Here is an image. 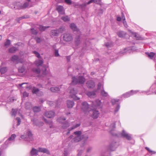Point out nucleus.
<instances>
[{
    "label": "nucleus",
    "instance_id": "e2e57ef3",
    "mask_svg": "<svg viewBox=\"0 0 156 156\" xmlns=\"http://www.w3.org/2000/svg\"><path fill=\"white\" fill-rule=\"evenodd\" d=\"M119 105H118L117 106V107H116V110L115 111V112H117L119 110Z\"/></svg>",
    "mask_w": 156,
    "mask_h": 156
},
{
    "label": "nucleus",
    "instance_id": "9d476101",
    "mask_svg": "<svg viewBox=\"0 0 156 156\" xmlns=\"http://www.w3.org/2000/svg\"><path fill=\"white\" fill-rule=\"evenodd\" d=\"M87 87L89 88H93L94 87L95 84L93 81L90 80L87 83Z\"/></svg>",
    "mask_w": 156,
    "mask_h": 156
},
{
    "label": "nucleus",
    "instance_id": "f257e3e1",
    "mask_svg": "<svg viewBox=\"0 0 156 156\" xmlns=\"http://www.w3.org/2000/svg\"><path fill=\"white\" fill-rule=\"evenodd\" d=\"M82 105L81 109L84 114L86 116L90 115L91 108L89 105L86 102H83Z\"/></svg>",
    "mask_w": 156,
    "mask_h": 156
},
{
    "label": "nucleus",
    "instance_id": "a211bd4d",
    "mask_svg": "<svg viewBox=\"0 0 156 156\" xmlns=\"http://www.w3.org/2000/svg\"><path fill=\"white\" fill-rule=\"evenodd\" d=\"M87 95L90 98H93L95 96V93L94 91L89 92L87 94Z\"/></svg>",
    "mask_w": 156,
    "mask_h": 156
},
{
    "label": "nucleus",
    "instance_id": "9b49d317",
    "mask_svg": "<svg viewBox=\"0 0 156 156\" xmlns=\"http://www.w3.org/2000/svg\"><path fill=\"white\" fill-rule=\"evenodd\" d=\"M59 32L58 30H52L51 31V36H58L59 35Z\"/></svg>",
    "mask_w": 156,
    "mask_h": 156
},
{
    "label": "nucleus",
    "instance_id": "ddd939ff",
    "mask_svg": "<svg viewBox=\"0 0 156 156\" xmlns=\"http://www.w3.org/2000/svg\"><path fill=\"white\" fill-rule=\"evenodd\" d=\"M67 105L68 108H71L74 105V102L73 101L68 100L67 101Z\"/></svg>",
    "mask_w": 156,
    "mask_h": 156
},
{
    "label": "nucleus",
    "instance_id": "1a4fd4ad",
    "mask_svg": "<svg viewBox=\"0 0 156 156\" xmlns=\"http://www.w3.org/2000/svg\"><path fill=\"white\" fill-rule=\"evenodd\" d=\"M101 1V0H90V1H89L88 2H87V4L86 3H84L83 5H81L82 6H85L87 4L88 5L90 4L91 3L94 2V3H97V4H99L100 3V2Z\"/></svg>",
    "mask_w": 156,
    "mask_h": 156
},
{
    "label": "nucleus",
    "instance_id": "aec40b11",
    "mask_svg": "<svg viewBox=\"0 0 156 156\" xmlns=\"http://www.w3.org/2000/svg\"><path fill=\"white\" fill-rule=\"evenodd\" d=\"M18 57L17 55H14L11 58L10 60L12 61L13 62H15V61H17L18 60Z\"/></svg>",
    "mask_w": 156,
    "mask_h": 156
},
{
    "label": "nucleus",
    "instance_id": "a19ab883",
    "mask_svg": "<svg viewBox=\"0 0 156 156\" xmlns=\"http://www.w3.org/2000/svg\"><path fill=\"white\" fill-rule=\"evenodd\" d=\"M33 53L38 58H41L40 54L37 52L36 51H33Z\"/></svg>",
    "mask_w": 156,
    "mask_h": 156
},
{
    "label": "nucleus",
    "instance_id": "bf43d9fd",
    "mask_svg": "<svg viewBox=\"0 0 156 156\" xmlns=\"http://www.w3.org/2000/svg\"><path fill=\"white\" fill-rule=\"evenodd\" d=\"M145 149H147L149 152L150 153H152L153 152V151H151L149 148L147 147H146Z\"/></svg>",
    "mask_w": 156,
    "mask_h": 156
},
{
    "label": "nucleus",
    "instance_id": "79ce46f5",
    "mask_svg": "<svg viewBox=\"0 0 156 156\" xmlns=\"http://www.w3.org/2000/svg\"><path fill=\"white\" fill-rule=\"evenodd\" d=\"M69 126V125L68 123L66 122V123L64 124L62 127L63 129H65V128H67Z\"/></svg>",
    "mask_w": 156,
    "mask_h": 156
},
{
    "label": "nucleus",
    "instance_id": "412c9836",
    "mask_svg": "<svg viewBox=\"0 0 156 156\" xmlns=\"http://www.w3.org/2000/svg\"><path fill=\"white\" fill-rule=\"evenodd\" d=\"M7 71V69L6 67H2L0 69V73L1 74L5 73Z\"/></svg>",
    "mask_w": 156,
    "mask_h": 156
},
{
    "label": "nucleus",
    "instance_id": "f03ea898",
    "mask_svg": "<svg viewBox=\"0 0 156 156\" xmlns=\"http://www.w3.org/2000/svg\"><path fill=\"white\" fill-rule=\"evenodd\" d=\"M72 83L73 84H76L77 83L83 84L85 81V79L83 76H79L77 78L75 77L72 78Z\"/></svg>",
    "mask_w": 156,
    "mask_h": 156
},
{
    "label": "nucleus",
    "instance_id": "b1692460",
    "mask_svg": "<svg viewBox=\"0 0 156 156\" xmlns=\"http://www.w3.org/2000/svg\"><path fill=\"white\" fill-rule=\"evenodd\" d=\"M81 140L80 136H76L73 139V141L75 142H78Z\"/></svg>",
    "mask_w": 156,
    "mask_h": 156
},
{
    "label": "nucleus",
    "instance_id": "69168bd1",
    "mask_svg": "<svg viewBox=\"0 0 156 156\" xmlns=\"http://www.w3.org/2000/svg\"><path fill=\"white\" fill-rule=\"evenodd\" d=\"M2 39V36L0 35V40H1Z\"/></svg>",
    "mask_w": 156,
    "mask_h": 156
},
{
    "label": "nucleus",
    "instance_id": "338daca9",
    "mask_svg": "<svg viewBox=\"0 0 156 156\" xmlns=\"http://www.w3.org/2000/svg\"><path fill=\"white\" fill-rule=\"evenodd\" d=\"M64 155H65V156H67V154H65V153H64Z\"/></svg>",
    "mask_w": 156,
    "mask_h": 156
},
{
    "label": "nucleus",
    "instance_id": "13d9d810",
    "mask_svg": "<svg viewBox=\"0 0 156 156\" xmlns=\"http://www.w3.org/2000/svg\"><path fill=\"white\" fill-rule=\"evenodd\" d=\"M116 20L118 21H120L122 20V18L118 16L117 17Z\"/></svg>",
    "mask_w": 156,
    "mask_h": 156
},
{
    "label": "nucleus",
    "instance_id": "c756f323",
    "mask_svg": "<svg viewBox=\"0 0 156 156\" xmlns=\"http://www.w3.org/2000/svg\"><path fill=\"white\" fill-rule=\"evenodd\" d=\"M29 5V4L27 2L25 3L23 5H22L21 7V9H24L27 7Z\"/></svg>",
    "mask_w": 156,
    "mask_h": 156
},
{
    "label": "nucleus",
    "instance_id": "a878e982",
    "mask_svg": "<svg viewBox=\"0 0 156 156\" xmlns=\"http://www.w3.org/2000/svg\"><path fill=\"white\" fill-rule=\"evenodd\" d=\"M49 27H45L42 26L41 25H40L39 27V29L41 31H44L47 28H48Z\"/></svg>",
    "mask_w": 156,
    "mask_h": 156
},
{
    "label": "nucleus",
    "instance_id": "2eb2a0df",
    "mask_svg": "<svg viewBox=\"0 0 156 156\" xmlns=\"http://www.w3.org/2000/svg\"><path fill=\"white\" fill-rule=\"evenodd\" d=\"M118 36L119 37H125L126 34L123 31H120L117 33Z\"/></svg>",
    "mask_w": 156,
    "mask_h": 156
},
{
    "label": "nucleus",
    "instance_id": "c9c22d12",
    "mask_svg": "<svg viewBox=\"0 0 156 156\" xmlns=\"http://www.w3.org/2000/svg\"><path fill=\"white\" fill-rule=\"evenodd\" d=\"M12 116H15L17 112V110L15 109H12Z\"/></svg>",
    "mask_w": 156,
    "mask_h": 156
},
{
    "label": "nucleus",
    "instance_id": "0eeeda50",
    "mask_svg": "<svg viewBox=\"0 0 156 156\" xmlns=\"http://www.w3.org/2000/svg\"><path fill=\"white\" fill-rule=\"evenodd\" d=\"M56 9L60 14H65V11L62 6H58L56 8Z\"/></svg>",
    "mask_w": 156,
    "mask_h": 156
},
{
    "label": "nucleus",
    "instance_id": "4468645a",
    "mask_svg": "<svg viewBox=\"0 0 156 156\" xmlns=\"http://www.w3.org/2000/svg\"><path fill=\"white\" fill-rule=\"evenodd\" d=\"M38 152V150L34 148H33L30 152V154L31 156L36 155L37 154Z\"/></svg>",
    "mask_w": 156,
    "mask_h": 156
},
{
    "label": "nucleus",
    "instance_id": "c85d7f7f",
    "mask_svg": "<svg viewBox=\"0 0 156 156\" xmlns=\"http://www.w3.org/2000/svg\"><path fill=\"white\" fill-rule=\"evenodd\" d=\"M147 54L148 56L151 58H152L155 55V54L152 52L150 53H147Z\"/></svg>",
    "mask_w": 156,
    "mask_h": 156
},
{
    "label": "nucleus",
    "instance_id": "052dcab7",
    "mask_svg": "<svg viewBox=\"0 0 156 156\" xmlns=\"http://www.w3.org/2000/svg\"><path fill=\"white\" fill-rule=\"evenodd\" d=\"M44 119V121H45V122L47 123L48 124H51V122H47V121H46V120L44 119V118H43Z\"/></svg>",
    "mask_w": 156,
    "mask_h": 156
},
{
    "label": "nucleus",
    "instance_id": "603ef678",
    "mask_svg": "<svg viewBox=\"0 0 156 156\" xmlns=\"http://www.w3.org/2000/svg\"><path fill=\"white\" fill-rule=\"evenodd\" d=\"M121 15V18L122 19L123 21L126 20V18L123 12H122Z\"/></svg>",
    "mask_w": 156,
    "mask_h": 156
},
{
    "label": "nucleus",
    "instance_id": "cd10ccee",
    "mask_svg": "<svg viewBox=\"0 0 156 156\" xmlns=\"http://www.w3.org/2000/svg\"><path fill=\"white\" fill-rule=\"evenodd\" d=\"M101 94L103 96L106 97L108 95L107 92H106L104 90H102L101 91Z\"/></svg>",
    "mask_w": 156,
    "mask_h": 156
},
{
    "label": "nucleus",
    "instance_id": "f704fd0d",
    "mask_svg": "<svg viewBox=\"0 0 156 156\" xmlns=\"http://www.w3.org/2000/svg\"><path fill=\"white\" fill-rule=\"evenodd\" d=\"M57 30L58 32H59V34L60 33H62L65 30V29L64 27H62Z\"/></svg>",
    "mask_w": 156,
    "mask_h": 156
},
{
    "label": "nucleus",
    "instance_id": "4be33fe9",
    "mask_svg": "<svg viewBox=\"0 0 156 156\" xmlns=\"http://www.w3.org/2000/svg\"><path fill=\"white\" fill-rule=\"evenodd\" d=\"M50 90L52 92H55L59 90V88L58 87H52L51 88Z\"/></svg>",
    "mask_w": 156,
    "mask_h": 156
},
{
    "label": "nucleus",
    "instance_id": "6ab92c4d",
    "mask_svg": "<svg viewBox=\"0 0 156 156\" xmlns=\"http://www.w3.org/2000/svg\"><path fill=\"white\" fill-rule=\"evenodd\" d=\"M35 64L36 66H38L42 65L43 63V61L42 60H38L35 62Z\"/></svg>",
    "mask_w": 156,
    "mask_h": 156
},
{
    "label": "nucleus",
    "instance_id": "7c9ffc66",
    "mask_svg": "<svg viewBox=\"0 0 156 156\" xmlns=\"http://www.w3.org/2000/svg\"><path fill=\"white\" fill-rule=\"evenodd\" d=\"M16 137V135L14 134H12L11 136L8 138L9 140H14V139Z\"/></svg>",
    "mask_w": 156,
    "mask_h": 156
},
{
    "label": "nucleus",
    "instance_id": "5fc2aeb1",
    "mask_svg": "<svg viewBox=\"0 0 156 156\" xmlns=\"http://www.w3.org/2000/svg\"><path fill=\"white\" fill-rule=\"evenodd\" d=\"M118 101V100H116L115 99H113L112 101V103L113 104H114L116 102H117Z\"/></svg>",
    "mask_w": 156,
    "mask_h": 156
},
{
    "label": "nucleus",
    "instance_id": "0e129e2a",
    "mask_svg": "<svg viewBox=\"0 0 156 156\" xmlns=\"http://www.w3.org/2000/svg\"><path fill=\"white\" fill-rule=\"evenodd\" d=\"M21 137L22 138V139H24L25 138V136L24 135H22L21 136Z\"/></svg>",
    "mask_w": 156,
    "mask_h": 156
},
{
    "label": "nucleus",
    "instance_id": "39448f33",
    "mask_svg": "<svg viewBox=\"0 0 156 156\" xmlns=\"http://www.w3.org/2000/svg\"><path fill=\"white\" fill-rule=\"evenodd\" d=\"M70 93V97L73 98V99L75 100H78L79 99V98L76 96V92L73 89L71 90Z\"/></svg>",
    "mask_w": 156,
    "mask_h": 156
},
{
    "label": "nucleus",
    "instance_id": "774afa93",
    "mask_svg": "<svg viewBox=\"0 0 156 156\" xmlns=\"http://www.w3.org/2000/svg\"><path fill=\"white\" fill-rule=\"evenodd\" d=\"M73 136H71L69 137L70 138H72Z\"/></svg>",
    "mask_w": 156,
    "mask_h": 156
},
{
    "label": "nucleus",
    "instance_id": "680f3d73",
    "mask_svg": "<svg viewBox=\"0 0 156 156\" xmlns=\"http://www.w3.org/2000/svg\"><path fill=\"white\" fill-rule=\"evenodd\" d=\"M96 101L97 102H98V103L97 105H98V106L99 105L101 104L100 101L99 100H98Z\"/></svg>",
    "mask_w": 156,
    "mask_h": 156
},
{
    "label": "nucleus",
    "instance_id": "6e6552de",
    "mask_svg": "<svg viewBox=\"0 0 156 156\" xmlns=\"http://www.w3.org/2000/svg\"><path fill=\"white\" fill-rule=\"evenodd\" d=\"M121 135L122 136L125 137L126 139L128 140H130L131 139V136L124 130L122 131V132Z\"/></svg>",
    "mask_w": 156,
    "mask_h": 156
},
{
    "label": "nucleus",
    "instance_id": "49530a36",
    "mask_svg": "<svg viewBox=\"0 0 156 156\" xmlns=\"http://www.w3.org/2000/svg\"><path fill=\"white\" fill-rule=\"evenodd\" d=\"M66 119L65 118H59L57 119V121L59 122H62V121L65 120Z\"/></svg>",
    "mask_w": 156,
    "mask_h": 156
},
{
    "label": "nucleus",
    "instance_id": "09e8293b",
    "mask_svg": "<svg viewBox=\"0 0 156 156\" xmlns=\"http://www.w3.org/2000/svg\"><path fill=\"white\" fill-rule=\"evenodd\" d=\"M27 83H22L19 84V86L21 87L23 85H25V87H26V88H27Z\"/></svg>",
    "mask_w": 156,
    "mask_h": 156
},
{
    "label": "nucleus",
    "instance_id": "37998d69",
    "mask_svg": "<svg viewBox=\"0 0 156 156\" xmlns=\"http://www.w3.org/2000/svg\"><path fill=\"white\" fill-rule=\"evenodd\" d=\"M10 42L9 40H7L5 43V46L9 45L10 44Z\"/></svg>",
    "mask_w": 156,
    "mask_h": 156
},
{
    "label": "nucleus",
    "instance_id": "e433bc0d",
    "mask_svg": "<svg viewBox=\"0 0 156 156\" xmlns=\"http://www.w3.org/2000/svg\"><path fill=\"white\" fill-rule=\"evenodd\" d=\"M39 91V89L38 88L34 87L33 88L32 92L33 93H36Z\"/></svg>",
    "mask_w": 156,
    "mask_h": 156
},
{
    "label": "nucleus",
    "instance_id": "3c124183",
    "mask_svg": "<svg viewBox=\"0 0 156 156\" xmlns=\"http://www.w3.org/2000/svg\"><path fill=\"white\" fill-rule=\"evenodd\" d=\"M123 23L124 24V26L126 28H127L128 27V25L127 24L126 21V20H124L123 21Z\"/></svg>",
    "mask_w": 156,
    "mask_h": 156
},
{
    "label": "nucleus",
    "instance_id": "72a5a7b5",
    "mask_svg": "<svg viewBox=\"0 0 156 156\" xmlns=\"http://www.w3.org/2000/svg\"><path fill=\"white\" fill-rule=\"evenodd\" d=\"M101 87H102L103 89L104 88L103 84L101 83H99L98 85L97 89L98 90H100Z\"/></svg>",
    "mask_w": 156,
    "mask_h": 156
},
{
    "label": "nucleus",
    "instance_id": "8fccbe9b",
    "mask_svg": "<svg viewBox=\"0 0 156 156\" xmlns=\"http://www.w3.org/2000/svg\"><path fill=\"white\" fill-rule=\"evenodd\" d=\"M58 50L55 49V56H58L59 55L58 54Z\"/></svg>",
    "mask_w": 156,
    "mask_h": 156
},
{
    "label": "nucleus",
    "instance_id": "f8f14e48",
    "mask_svg": "<svg viewBox=\"0 0 156 156\" xmlns=\"http://www.w3.org/2000/svg\"><path fill=\"white\" fill-rule=\"evenodd\" d=\"M38 152H41L44 153H46L48 154H49L50 152L47 149L44 148H39L38 149Z\"/></svg>",
    "mask_w": 156,
    "mask_h": 156
},
{
    "label": "nucleus",
    "instance_id": "dca6fc26",
    "mask_svg": "<svg viewBox=\"0 0 156 156\" xmlns=\"http://www.w3.org/2000/svg\"><path fill=\"white\" fill-rule=\"evenodd\" d=\"M70 27L73 31H77L78 29L76 27L74 23H71L70 25Z\"/></svg>",
    "mask_w": 156,
    "mask_h": 156
},
{
    "label": "nucleus",
    "instance_id": "20e7f679",
    "mask_svg": "<svg viewBox=\"0 0 156 156\" xmlns=\"http://www.w3.org/2000/svg\"><path fill=\"white\" fill-rule=\"evenodd\" d=\"M63 40L66 41H70L73 39L71 35L69 34H65L63 37Z\"/></svg>",
    "mask_w": 156,
    "mask_h": 156
},
{
    "label": "nucleus",
    "instance_id": "de8ad7c7",
    "mask_svg": "<svg viewBox=\"0 0 156 156\" xmlns=\"http://www.w3.org/2000/svg\"><path fill=\"white\" fill-rule=\"evenodd\" d=\"M16 120H17L18 122L17 125H19L21 122V119L19 117H17L16 118Z\"/></svg>",
    "mask_w": 156,
    "mask_h": 156
},
{
    "label": "nucleus",
    "instance_id": "bb28decb",
    "mask_svg": "<svg viewBox=\"0 0 156 156\" xmlns=\"http://www.w3.org/2000/svg\"><path fill=\"white\" fill-rule=\"evenodd\" d=\"M41 110L40 107H38L35 106L33 108L34 111L35 112H39Z\"/></svg>",
    "mask_w": 156,
    "mask_h": 156
},
{
    "label": "nucleus",
    "instance_id": "6e6d98bb",
    "mask_svg": "<svg viewBox=\"0 0 156 156\" xmlns=\"http://www.w3.org/2000/svg\"><path fill=\"white\" fill-rule=\"evenodd\" d=\"M36 40L37 43H40L41 42V39L38 37H36L35 38Z\"/></svg>",
    "mask_w": 156,
    "mask_h": 156
},
{
    "label": "nucleus",
    "instance_id": "864d4df0",
    "mask_svg": "<svg viewBox=\"0 0 156 156\" xmlns=\"http://www.w3.org/2000/svg\"><path fill=\"white\" fill-rule=\"evenodd\" d=\"M65 2L69 5H70L71 4L72 2L70 0H65Z\"/></svg>",
    "mask_w": 156,
    "mask_h": 156
},
{
    "label": "nucleus",
    "instance_id": "2f4dec72",
    "mask_svg": "<svg viewBox=\"0 0 156 156\" xmlns=\"http://www.w3.org/2000/svg\"><path fill=\"white\" fill-rule=\"evenodd\" d=\"M80 125V123H78V124H76L74 126H73V127H72V128H71V129L70 130H69V131L68 132L67 134H68L69 133V131L73 129H74L75 128H76L78 127V126H79Z\"/></svg>",
    "mask_w": 156,
    "mask_h": 156
},
{
    "label": "nucleus",
    "instance_id": "473e14b6",
    "mask_svg": "<svg viewBox=\"0 0 156 156\" xmlns=\"http://www.w3.org/2000/svg\"><path fill=\"white\" fill-rule=\"evenodd\" d=\"M76 136H80L81 134V132L80 131H77L74 132Z\"/></svg>",
    "mask_w": 156,
    "mask_h": 156
},
{
    "label": "nucleus",
    "instance_id": "5701e85b",
    "mask_svg": "<svg viewBox=\"0 0 156 156\" xmlns=\"http://www.w3.org/2000/svg\"><path fill=\"white\" fill-rule=\"evenodd\" d=\"M61 19L65 22L69 21L70 20L69 18L67 16H62L61 17Z\"/></svg>",
    "mask_w": 156,
    "mask_h": 156
},
{
    "label": "nucleus",
    "instance_id": "58836bf2",
    "mask_svg": "<svg viewBox=\"0 0 156 156\" xmlns=\"http://www.w3.org/2000/svg\"><path fill=\"white\" fill-rule=\"evenodd\" d=\"M33 72L37 73H40V71L39 69H33Z\"/></svg>",
    "mask_w": 156,
    "mask_h": 156
},
{
    "label": "nucleus",
    "instance_id": "c03bdc74",
    "mask_svg": "<svg viewBox=\"0 0 156 156\" xmlns=\"http://www.w3.org/2000/svg\"><path fill=\"white\" fill-rule=\"evenodd\" d=\"M28 95V94L26 92H24L23 93V97L24 98L27 97Z\"/></svg>",
    "mask_w": 156,
    "mask_h": 156
},
{
    "label": "nucleus",
    "instance_id": "393cba45",
    "mask_svg": "<svg viewBox=\"0 0 156 156\" xmlns=\"http://www.w3.org/2000/svg\"><path fill=\"white\" fill-rule=\"evenodd\" d=\"M17 50L16 48L14 47H12L9 49V52L10 53H13L15 52Z\"/></svg>",
    "mask_w": 156,
    "mask_h": 156
},
{
    "label": "nucleus",
    "instance_id": "4c0bfd02",
    "mask_svg": "<svg viewBox=\"0 0 156 156\" xmlns=\"http://www.w3.org/2000/svg\"><path fill=\"white\" fill-rule=\"evenodd\" d=\"M31 32L32 34L34 35H36L37 34V31L34 28H32L31 29Z\"/></svg>",
    "mask_w": 156,
    "mask_h": 156
},
{
    "label": "nucleus",
    "instance_id": "423d86ee",
    "mask_svg": "<svg viewBox=\"0 0 156 156\" xmlns=\"http://www.w3.org/2000/svg\"><path fill=\"white\" fill-rule=\"evenodd\" d=\"M54 115V112L52 111L47 112L45 114V116L48 118H52Z\"/></svg>",
    "mask_w": 156,
    "mask_h": 156
},
{
    "label": "nucleus",
    "instance_id": "a18cd8bd",
    "mask_svg": "<svg viewBox=\"0 0 156 156\" xmlns=\"http://www.w3.org/2000/svg\"><path fill=\"white\" fill-rule=\"evenodd\" d=\"M26 108L28 109L31 106V104L30 103L27 102L26 103Z\"/></svg>",
    "mask_w": 156,
    "mask_h": 156
},
{
    "label": "nucleus",
    "instance_id": "4d7b16f0",
    "mask_svg": "<svg viewBox=\"0 0 156 156\" xmlns=\"http://www.w3.org/2000/svg\"><path fill=\"white\" fill-rule=\"evenodd\" d=\"M28 135L29 138H30L32 136V134L30 131L28 132Z\"/></svg>",
    "mask_w": 156,
    "mask_h": 156
},
{
    "label": "nucleus",
    "instance_id": "ea45409f",
    "mask_svg": "<svg viewBox=\"0 0 156 156\" xmlns=\"http://www.w3.org/2000/svg\"><path fill=\"white\" fill-rule=\"evenodd\" d=\"M25 69L23 67H21L18 69L19 72L20 73H23L25 71Z\"/></svg>",
    "mask_w": 156,
    "mask_h": 156
},
{
    "label": "nucleus",
    "instance_id": "f3484780",
    "mask_svg": "<svg viewBox=\"0 0 156 156\" xmlns=\"http://www.w3.org/2000/svg\"><path fill=\"white\" fill-rule=\"evenodd\" d=\"M129 31L131 33L132 35L134 36V37L136 38V40H140L141 38V37L139 36L138 34H136L135 33H133L131 31V30H129Z\"/></svg>",
    "mask_w": 156,
    "mask_h": 156
},
{
    "label": "nucleus",
    "instance_id": "7ed1b4c3",
    "mask_svg": "<svg viewBox=\"0 0 156 156\" xmlns=\"http://www.w3.org/2000/svg\"><path fill=\"white\" fill-rule=\"evenodd\" d=\"M90 115L87 116H91L94 119L98 118L99 113L98 111L96 110H90Z\"/></svg>",
    "mask_w": 156,
    "mask_h": 156
}]
</instances>
